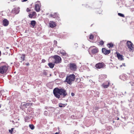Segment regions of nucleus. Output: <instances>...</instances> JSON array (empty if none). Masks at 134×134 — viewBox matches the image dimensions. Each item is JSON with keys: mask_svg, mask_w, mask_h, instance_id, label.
I'll return each instance as SVG.
<instances>
[{"mask_svg": "<svg viewBox=\"0 0 134 134\" xmlns=\"http://www.w3.org/2000/svg\"><path fill=\"white\" fill-rule=\"evenodd\" d=\"M75 78V76L74 74L70 75L66 77V81L69 84H70L72 81H74Z\"/></svg>", "mask_w": 134, "mask_h": 134, "instance_id": "1", "label": "nucleus"}, {"mask_svg": "<svg viewBox=\"0 0 134 134\" xmlns=\"http://www.w3.org/2000/svg\"><path fill=\"white\" fill-rule=\"evenodd\" d=\"M8 69V67L6 65H3L0 67V73L3 74L6 73Z\"/></svg>", "mask_w": 134, "mask_h": 134, "instance_id": "2", "label": "nucleus"}, {"mask_svg": "<svg viewBox=\"0 0 134 134\" xmlns=\"http://www.w3.org/2000/svg\"><path fill=\"white\" fill-rule=\"evenodd\" d=\"M126 44L128 48L129 49L130 51L134 50V45L131 41H127Z\"/></svg>", "mask_w": 134, "mask_h": 134, "instance_id": "3", "label": "nucleus"}, {"mask_svg": "<svg viewBox=\"0 0 134 134\" xmlns=\"http://www.w3.org/2000/svg\"><path fill=\"white\" fill-rule=\"evenodd\" d=\"M55 59L54 63H60L61 62V59L59 56L58 55H55L53 57Z\"/></svg>", "mask_w": 134, "mask_h": 134, "instance_id": "4", "label": "nucleus"}, {"mask_svg": "<svg viewBox=\"0 0 134 134\" xmlns=\"http://www.w3.org/2000/svg\"><path fill=\"white\" fill-rule=\"evenodd\" d=\"M110 84L109 80H108L106 82L103 83L102 85V87L104 88H108Z\"/></svg>", "mask_w": 134, "mask_h": 134, "instance_id": "5", "label": "nucleus"}, {"mask_svg": "<svg viewBox=\"0 0 134 134\" xmlns=\"http://www.w3.org/2000/svg\"><path fill=\"white\" fill-rule=\"evenodd\" d=\"M70 69L71 70L75 71L76 70L77 67L76 65L74 63H71L69 64Z\"/></svg>", "mask_w": 134, "mask_h": 134, "instance_id": "6", "label": "nucleus"}, {"mask_svg": "<svg viewBox=\"0 0 134 134\" xmlns=\"http://www.w3.org/2000/svg\"><path fill=\"white\" fill-rule=\"evenodd\" d=\"M90 48H92L91 50V52L93 54L96 53L98 51V48L94 46L91 47Z\"/></svg>", "mask_w": 134, "mask_h": 134, "instance_id": "7", "label": "nucleus"}, {"mask_svg": "<svg viewBox=\"0 0 134 134\" xmlns=\"http://www.w3.org/2000/svg\"><path fill=\"white\" fill-rule=\"evenodd\" d=\"M65 91L62 88L59 89L58 88H55L53 90V92H65Z\"/></svg>", "mask_w": 134, "mask_h": 134, "instance_id": "8", "label": "nucleus"}, {"mask_svg": "<svg viewBox=\"0 0 134 134\" xmlns=\"http://www.w3.org/2000/svg\"><path fill=\"white\" fill-rule=\"evenodd\" d=\"M41 6L40 3H39V4H35V9L37 12H39L40 10Z\"/></svg>", "mask_w": 134, "mask_h": 134, "instance_id": "9", "label": "nucleus"}, {"mask_svg": "<svg viewBox=\"0 0 134 134\" xmlns=\"http://www.w3.org/2000/svg\"><path fill=\"white\" fill-rule=\"evenodd\" d=\"M102 52L105 54L107 55L109 54L110 52V50H107L105 48H102Z\"/></svg>", "mask_w": 134, "mask_h": 134, "instance_id": "10", "label": "nucleus"}, {"mask_svg": "<svg viewBox=\"0 0 134 134\" xmlns=\"http://www.w3.org/2000/svg\"><path fill=\"white\" fill-rule=\"evenodd\" d=\"M104 66V64L100 63L97 64L96 65V67L98 69H100L102 68Z\"/></svg>", "mask_w": 134, "mask_h": 134, "instance_id": "11", "label": "nucleus"}, {"mask_svg": "<svg viewBox=\"0 0 134 134\" xmlns=\"http://www.w3.org/2000/svg\"><path fill=\"white\" fill-rule=\"evenodd\" d=\"M19 9V7H15L13 10L12 12L16 14H18L19 13L20 11Z\"/></svg>", "mask_w": 134, "mask_h": 134, "instance_id": "12", "label": "nucleus"}, {"mask_svg": "<svg viewBox=\"0 0 134 134\" xmlns=\"http://www.w3.org/2000/svg\"><path fill=\"white\" fill-rule=\"evenodd\" d=\"M49 25L50 27L51 28L54 27L56 26L55 23L53 21H50L49 24Z\"/></svg>", "mask_w": 134, "mask_h": 134, "instance_id": "13", "label": "nucleus"}, {"mask_svg": "<svg viewBox=\"0 0 134 134\" xmlns=\"http://www.w3.org/2000/svg\"><path fill=\"white\" fill-rule=\"evenodd\" d=\"M117 56L119 60H124L123 56L122 55L120 54L119 53H117Z\"/></svg>", "mask_w": 134, "mask_h": 134, "instance_id": "14", "label": "nucleus"}, {"mask_svg": "<svg viewBox=\"0 0 134 134\" xmlns=\"http://www.w3.org/2000/svg\"><path fill=\"white\" fill-rule=\"evenodd\" d=\"M3 25L4 26H7L9 24V21L6 19H4L3 21Z\"/></svg>", "mask_w": 134, "mask_h": 134, "instance_id": "15", "label": "nucleus"}, {"mask_svg": "<svg viewBox=\"0 0 134 134\" xmlns=\"http://www.w3.org/2000/svg\"><path fill=\"white\" fill-rule=\"evenodd\" d=\"M107 76L106 75H101L99 76V79L102 81L107 78Z\"/></svg>", "mask_w": 134, "mask_h": 134, "instance_id": "16", "label": "nucleus"}, {"mask_svg": "<svg viewBox=\"0 0 134 134\" xmlns=\"http://www.w3.org/2000/svg\"><path fill=\"white\" fill-rule=\"evenodd\" d=\"M54 96L57 98H59L60 97V93H53Z\"/></svg>", "mask_w": 134, "mask_h": 134, "instance_id": "17", "label": "nucleus"}, {"mask_svg": "<svg viewBox=\"0 0 134 134\" xmlns=\"http://www.w3.org/2000/svg\"><path fill=\"white\" fill-rule=\"evenodd\" d=\"M36 24V22L34 20L31 21V25L33 27H34Z\"/></svg>", "mask_w": 134, "mask_h": 134, "instance_id": "18", "label": "nucleus"}, {"mask_svg": "<svg viewBox=\"0 0 134 134\" xmlns=\"http://www.w3.org/2000/svg\"><path fill=\"white\" fill-rule=\"evenodd\" d=\"M48 65L50 68H52L54 67V64L51 63H50L48 64Z\"/></svg>", "mask_w": 134, "mask_h": 134, "instance_id": "19", "label": "nucleus"}, {"mask_svg": "<svg viewBox=\"0 0 134 134\" xmlns=\"http://www.w3.org/2000/svg\"><path fill=\"white\" fill-rule=\"evenodd\" d=\"M63 55H67V54H66L65 51L63 50H61L60 52Z\"/></svg>", "mask_w": 134, "mask_h": 134, "instance_id": "20", "label": "nucleus"}, {"mask_svg": "<svg viewBox=\"0 0 134 134\" xmlns=\"http://www.w3.org/2000/svg\"><path fill=\"white\" fill-rule=\"evenodd\" d=\"M66 105V104H63L62 103H59V107H65Z\"/></svg>", "mask_w": 134, "mask_h": 134, "instance_id": "21", "label": "nucleus"}, {"mask_svg": "<svg viewBox=\"0 0 134 134\" xmlns=\"http://www.w3.org/2000/svg\"><path fill=\"white\" fill-rule=\"evenodd\" d=\"M60 94L62 97H64L67 95V93H60Z\"/></svg>", "mask_w": 134, "mask_h": 134, "instance_id": "22", "label": "nucleus"}, {"mask_svg": "<svg viewBox=\"0 0 134 134\" xmlns=\"http://www.w3.org/2000/svg\"><path fill=\"white\" fill-rule=\"evenodd\" d=\"M25 58V55L24 54H23L20 57L21 60L22 61H23L24 60V59Z\"/></svg>", "mask_w": 134, "mask_h": 134, "instance_id": "23", "label": "nucleus"}, {"mask_svg": "<svg viewBox=\"0 0 134 134\" xmlns=\"http://www.w3.org/2000/svg\"><path fill=\"white\" fill-rule=\"evenodd\" d=\"M50 16L51 17H53V18H55L56 17V14L55 13L53 14H51L50 15Z\"/></svg>", "mask_w": 134, "mask_h": 134, "instance_id": "24", "label": "nucleus"}, {"mask_svg": "<svg viewBox=\"0 0 134 134\" xmlns=\"http://www.w3.org/2000/svg\"><path fill=\"white\" fill-rule=\"evenodd\" d=\"M30 128L32 130H33L34 129V126L32 124H30L29 125Z\"/></svg>", "mask_w": 134, "mask_h": 134, "instance_id": "25", "label": "nucleus"}, {"mask_svg": "<svg viewBox=\"0 0 134 134\" xmlns=\"http://www.w3.org/2000/svg\"><path fill=\"white\" fill-rule=\"evenodd\" d=\"M30 103H26L23 104V105H24L25 107L27 108V106L30 105Z\"/></svg>", "mask_w": 134, "mask_h": 134, "instance_id": "26", "label": "nucleus"}, {"mask_svg": "<svg viewBox=\"0 0 134 134\" xmlns=\"http://www.w3.org/2000/svg\"><path fill=\"white\" fill-rule=\"evenodd\" d=\"M118 15L119 16H120L121 17H125V16H124V14H122L119 13H118Z\"/></svg>", "mask_w": 134, "mask_h": 134, "instance_id": "27", "label": "nucleus"}, {"mask_svg": "<svg viewBox=\"0 0 134 134\" xmlns=\"http://www.w3.org/2000/svg\"><path fill=\"white\" fill-rule=\"evenodd\" d=\"M94 37L92 35H91L89 37V39L91 40H93Z\"/></svg>", "mask_w": 134, "mask_h": 134, "instance_id": "28", "label": "nucleus"}, {"mask_svg": "<svg viewBox=\"0 0 134 134\" xmlns=\"http://www.w3.org/2000/svg\"><path fill=\"white\" fill-rule=\"evenodd\" d=\"M14 129V128H12L11 130H9V132L12 133Z\"/></svg>", "mask_w": 134, "mask_h": 134, "instance_id": "29", "label": "nucleus"}, {"mask_svg": "<svg viewBox=\"0 0 134 134\" xmlns=\"http://www.w3.org/2000/svg\"><path fill=\"white\" fill-rule=\"evenodd\" d=\"M108 45H109V47H112L113 46V45L112 43H109Z\"/></svg>", "mask_w": 134, "mask_h": 134, "instance_id": "30", "label": "nucleus"}, {"mask_svg": "<svg viewBox=\"0 0 134 134\" xmlns=\"http://www.w3.org/2000/svg\"><path fill=\"white\" fill-rule=\"evenodd\" d=\"M104 43V42L103 41H101L99 42V44L100 45H103Z\"/></svg>", "mask_w": 134, "mask_h": 134, "instance_id": "31", "label": "nucleus"}, {"mask_svg": "<svg viewBox=\"0 0 134 134\" xmlns=\"http://www.w3.org/2000/svg\"><path fill=\"white\" fill-rule=\"evenodd\" d=\"M43 74L45 75H46L47 74V72L45 71H44Z\"/></svg>", "mask_w": 134, "mask_h": 134, "instance_id": "32", "label": "nucleus"}, {"mask_svg": "<svg viewBox=\"0 0 134 134\" xmlns=\"http://www.w3.org/2000/svg\"><path fill=\"white\" fill-rule=\"evenodd\" d=\"M29 16L30 18H32L33 17V15L31 14H30L29 15Z\"/></svg>", "mask_w": 134, "mask_h": 134, "instance_id": "33", "label": "nucleus"}, {"mask_svg": "<svg viewBox=\"0 0 134 134\" xmlns=\"http://www.w3.org/2000/svg\"><path fill=\"white\" fill-rule=\"evenodd\" d=\"M125 75H123L122 76V79L124 81L125 80L124 79V77H125Z\"/></svg>", "mask_w": 134, "mask_h": 134, "instance_id": "34", "label": "nucleus"}, {"mask_svg": "<svg viewBox=\"0 0 134 134\" xmlns=\"http://www.w3.org/2000/svg\"><path fill=\"white\" fill-rule=\"evenodd\" d=\"M26 11L27 12H29L30 11V9L29 8H27V9H26Z\"/></svg>", "mask_w": 134, "mask_h": 134, "instance_id": "35", "label": "nucleus"}, {"mask_svg": "<svg viewBox=\"0 0 134 134\" xmlns=\"http://www.w3.org/2000/svg\"><path fill=\"white\" fill-rule=\"evenodd\" d=\"M36 13L35 12H32V13L31 14L33 15V16L35 15Z\"/></svg>", "mask_w": 134, "mask_h": 134, "instance_id": "36", "label": "nucleus"}, {"mask_svg": "<svg viewBox=\"0 0 134 134\" xmlns=\"http://www.w3.org/2000/svg\"><path fill=\"white\" fill-rule=\"evenodd\" d=\"M44 115H47V111H44Z\"/></svg>", "mask_w": 134, "mask_h": 134, "instance_id": "37", "label": "nucleus"}, {"mask_svg": "<svg viewBox=\"0 0 134 134\" xmlns=\"http://www.w3.org/2000/svg\"><path fill=\"white\" fill-rule=\"evenodd\" d=\"M42 63H44L45 62L46 60L45 59H43L42 60Z\"/></svg>", "mask_w": 134, "mask_h": 134, "instance_id": "38", "label": "nucleus"}, {"mask_svg": "<svg viewBox=\"0 0 134 134\" xmlns=\"http://www.w3.org/2000/svg\"><path fill=\"white\" fill-rule=\"evenodd\" d=\"M71 95L72 96H74L75 95L74 93H71Z\"/></svg>", "mask_w": 134, "mask_h": 134, "instance_id": "39", "label": "nucleus"}, {"mask_svg": "<svg viewBox=\"0 0 134 134\" xmlns=\"http://www.w3.org/2000/svg\"><path fill=\"white\" fill-rule=\"evenodd\" d=\"M54 43L55 44H56L57 43V41H54Z\"/></svg>", "mask_w": 134, "mask_h": 134, "instance_id": "40", "label": "nucleus"}, {"mask_svg": "<svg viewBox=\"0 0 134 134\" xmlns=\"http://www.w3.org/2000/svg\"><path fill=\"white\" fill-rule=\"evenodd\" d=\"M27 0H23L22 1V2H25L27 1Z\"/></svg>", "mask_w": 134, "mask_h": 134, "instance_id": "41", "label": "nucleus"}, {"mask_svg": "<svg viewBox=\"0 0 134 134\" xmlns=\"http://www.w3.org/2000/svg\"><path fill=\"white\" fill-rule=\"evenodd\" d=\"M26 65H29V63H27L26 64Z\"/></svg>", "mask_w": 134, "mask_h": 134, "instance_id": "42", "label": "nucleus"}, {"mask_svg": "<svg viewBox=\"0 0 134 134\" xmlns=\"http://www.w3.org/2000/svg\"><path fill=\"white\" fill-rule=\"evenodd\" d=\"M122 65H123V66H125V63H123Z\"/></svg>", "mask_w": 134, "mask_h": 134, "instance_id": "43", "label": "nucleus"}, {"mask_svg": "<svg viewBox=\"0 0 134 134\" xmlns=\"http://www.w3.org/2000/svg\"><path fill=\"white\" fill-rule=\"evenodd\" d=\"M123 66V65H120V68H121L122 67V66Z\"/></svg>", "mask_w": 134, "mask_h": 134, "instance_id": "44", "label": "nucleus"}, {"mask_svg": "<svg viewBox=\"0 0 134 134\" xmlns=\"http://www.w3.org/2000/svg\"><path fill=\"white\" fill-rule=\"evenodd\" d=\"M59 132H56L55 133V134H59Z\"/></svg>", "mask_w": 134, "mask_h": 134, "instance_id": "45", "label": "nucleus"}, {"mask_svg": "<svg viewBox=\"0 0 134 134\" xmlns=\"http://www.w3.org/2000/svg\"><path fill=\"white\" fill-rule=\"evenodd\" d=\"M119 118H117V120H119Z\"/></svg>", "mask_w": 134, "mask_h": 134, "instance_id": "46", "label": "nucleus"}, {"mask_svg": "<svg viewBox=\"0 0 134 134\" xmlns=\"http://www.w3.org/2000/svg\"><path fill=\"white\" fill-rule=\"evenodd\" d=\"M1 105H0V108H1Z\"/></svg>", "mask_w": 134, "mask_h": 134, "instance_id": "47", "label": "nucleus"}, {"mask_svg": "<svg viewBox=\"0 0 134 134\" xmlns=\"http://www.w3.org/2000/svg\"><path fill=\"white\" fill-rule=\"evenodd\" d=\"M13 121H12V122H13Z\"/></svg>", "mask_w": 134, "mask_h": 134, "instance_id": "48", "label": "nucleus"}, {"mask_svg": "<svg viewBox=\"0 0 134 134\" xmlns=\"http://www.w3.org/2000/svg\"><path fill=\"white\" fill-rule=\"evenodd\" d=\"M120 79H121V77H121V76H120Z\"/></svg>", "mask_w": 134, "mask_h": 134, "instance_id": "49", "label": "nucleus"}, {"mask_svg": "<svg viewBox=\"0 0 134 134\" xmlns=\"http://www.w3.org/2000/svg\"><path fill=\"white\" fill-rule=\"evenodd\" d=\"M116 68H118V67H117Z\"/></svg>", "mask_w": 134, "mask_h": 134, "instance_id": "50", "label": "nucleus"}, {"mask_svg": "<svg viewBox=\"0 0 134 134\" xmlns=\"http://www.w3.org/2000/svg\"><path fill=\"white\" fill-rule=\"evenodd\" d=\"M133 1H134V0H133Z\"/></svg>", "mask_w": 134, "mask_h": 134, "instance_id": "51", "label": "nucleus"}]
</instances>
